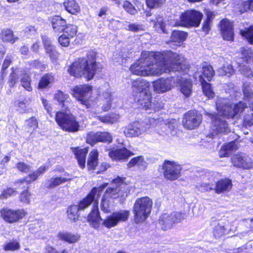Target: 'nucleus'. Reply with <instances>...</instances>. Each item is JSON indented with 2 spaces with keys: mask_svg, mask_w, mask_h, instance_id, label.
<instances>
[{
  "mask_svg": "<svg viewBox=\"0 0 253 253\" xmlns=\"http://www.w3.org/2000/svg\"><path fill=\"white\" fill-rule=\"evenodd\" d=\"M189 65L184 57L171 51L153 52L144 51L139 59L129 68L131 72L138 76H160L170 71L187 73Z\"/></svg>",
  "mask_w": 253,
  "mask_h": 253,
  "instance_id": "obj_1",
  "label": "nucleus"
},
{
  "mask_svg": "<svg viewBox=\"0 0 253 253\" xmlns=\"http://www.w3.org/2000/svg\"><path fill=\"white\" fill-rule=\"evenodd\" d=\"M96 54L94 51H88L86 58H79L72 63L68 69V72L77 78L84 76L88 80L92 79L100 68L95 60Z\"/></svg>",
  "mask_w": 253,
  "mask_h": 253,
  "instance_id": "obj_2",
  "label": "nucleus"
},
{
  "mask_svg": "<svg viewBox=\"0 0 253 253\" xmlns=\"http://www.w3.org/2000/svg\"><path fill=\"white\" fill-rule=\"evenodd\" d=\"M216 110L218 113L227 118H238L246 108L247 105L240 101L235 104H229L225 98H219L216 102Z\"/></svg>",
  "mask_w": 253,
  "mask_h": 253,
  "instance_id": "obj_3",
  "label": "nucleus"
},
{
  "mask_svg": "<svg viewBox=\"0 0 253 253\" xmlns=\"http://www.w3.org/2000/svg\"><path fill=\"white\" fill-rule=\"evenodd\" d=\"M150 84L142 78H138L131 83L132 91L139 93L138 103L145 110L151 108L152 106L151 94L149 91Z\"/></svg>",
  "mask_w": 253,
  "mask_h": 253,
  "instance_id": "obj_4",
  "label": "nucleus"
},
{
  "mask_svg": "<svg viewBox=\"0 0 253 253\" xmlns=\"http://www.w3.org/2000/svg\"><path fill=\"white\" fill-rule=\"evenodd\" d=\"M152 200L148 197L138 198L133 207L134 221L136 223L144 222L149 216L152 207Z\"/></svg>",
  "mask_w": 253,
  "mask_h": 253,
  "instance_id": "obj_5",
  "label": "nucleus"
},
{
  "mask_svg": "<svg viewBox=\"0 0 253 253\" xmlns=\"http://www.w3.org/2000/svg\"><path fill=\"white\" fill-rule=\"evenodd\" d=\"M55 121L58 126L64 130L76 132L79 129L80 125L76 117L67 111L57 112Z\"/></svg>",
  "mask_w": 253,
  "mask_h": 253,
  "instance_id": "obj_6",
  "label": "nucleus"
},
{
  "mask_svg": "<svg viewBox=\"0 0 253 253\" xmlns=\"http://www.w3.org/2000/svg\"><path fill=\"white\" fill-rule=\"evenodd\" d=\"M186 212L181 211H173L170 213H164L161 215L159 219V223L163 230L170 229L173 225L179 222L186 218Z\"/></svg>",
  "mask_w": 253,
  "mask_h": 253,
  "instance_id": "obj_7",
  "label": "nucleus"
},
{
  "mask_svg": "<svg viewBox=\"0 0 253 253\" xmlns=\"http://www.w3.org/2000/svg\"><path fill=\"white\" fill-rule=\"evenodd\" d=\"M127 191L128 185L124 181V179L118 177L113 179L112 186L106 189L104 196L105 198L115 199L119 196H124Z\"/></svg>",
  "mask_w": 253,
  "mask_h": 253,
  "instance_id": "obj_8",
  "label": "nucleus"
},
{
  "mask_svg": "<svg viewBox=\"0 0 253 253\" xmlns=\"http://www.w3.org/2000/svg\"><path fill=\"white\" fill-rule=\"evenodd\" d=\"M202 18L203 14L201 12L195 10H187L180 15V22L176 23L173 26L181 25L186 27H197L199 26Z\"/></svg>",
  "mask_w": 253,
  "mask_h": 253,
  "instance_id": "obj_9",
  "label": "nucleus"
},
{
  "mask_svg": "<svg viewBox=\"0 0 253 253\" xmlns=\"http://www.w3.org/2000/svg\"><path fill=\"white\" fill-rule=\"evenodd\" d=\"M129 216V211L127 210L116 211L108 215L103 221V226L111 228L117 226L121 222L127 220Z\"/></svg>",
  "mask_w": 253,
  "mask_h": 253,
  "instance_id": "obj_10",
  "label": "nucleus"
},
{
  "mask_svg": "<svg viewBox=\"0 0 253 253\" xmlns=\"http://www.w3.org/2000/svg\"><path fill=\"white\" fill-rule=\"evenodd\" d=\"M91 91L92 87L90 85H77L72 89V94L81 104L88 108L90 106L89 98L91 96Z\"/></svg>",
  "mask_w": 253,
  "mask_h": 253,
  "instance_id": "obj_11",
  "label": "nucleus"
},
{
  "mask_svg": "<svg viewBox=\"0 0 253 253\" xmlns=\"http://www.w3.org/2000/svg\"><path fill=\"white\" fill-rule=\"evenodd\" d=\"M150 125L145 122H134L123 128V132L126 137H139L144 134Z\"/></svg>",
  "mask_w": 253,
  "mask_h": 253,
  "instance_id": "obj_12",
  "label": "nucleus"
},
{
  "mask_svg": "<svg viewBox=\"0 0 253 253\" xmlns=\"http://www.w3.org/2000/svg\"><path fill=\"white\" fill-rule=\"evenodd\" d=\"M244 99L252 106L250 107V110L247 111L244 118V124L246 126H251L253 125V93L251 88L250 83H244L243 84Z\"/></svg>",
  "mask_w": 253,
  "mask_h": 253,
  "instance_id": "obj_13",
  "label": "nucleus"
},
{
  "mask_svg": "<svg viewBox=\"0 0 253 253\" xmlns=\"http://www.w3.org/2000/svg\"><path fill=\"white\" fill-rule=\"evenodd\" d=\"M205 114L212 119V132L209 135L211 138H213L218 133H227L230 131L227 124L223 118H219L217 115L210 112H205Z\"/></svg>",
  "mask_w": 253,
  "mask_h": 253,
  "instance_id": "obj_14",
  "label": "nucleus"
},
{
  "mask_svg": "<svg viewBox=\"0 0 253 253\" xmlns=\"http://www.w3.org/2000/svg\"><path fill=\"white\" fill-rule=\"evenodd\" d=\"M107 186V183H105L99 187L93 188L89 194L83 199L78 206L79 210H84L87 208L92 202L97 204V200L102 191Z\"/></svg>",
  "mask_w": 253,
  "mask_h": 253,
  "instance_id": "obj_15",
  "label": "nucleus"
},
{
  "mask_svg": "<svg viewBox=\"0 0 253 253\" xmlns=\"http://www.w3.org/2000/svg\"><path fill=\"white\" fill-rule=\"evenodd\" d=\"M1 217L8 223H12L18 222L23 218L27 214L24 209L13 210L8 208H3L0 210Z\"/></svg>",
  "mask_w": 253,
  "mask_h": 253,
  "instance_id": "obj_16",
  "label": "nucleus"
},
{
  "mask_svg": "<svg viewBox=\"0 0 253 253\" xmlns=\"http://www.w3.org/2000/svg\"><path fill=\"white\" fill-rule=\"evenodd\" d=\"M202 116L196 110L187 112L183 119V126L188 129H192L198 127L202 122Z\"/></svg>",
  "mask_w": 253,
  "mask_h": 253,
  "instance_id": "obj_17",
  "label": "nucleus"
},
{
  "mask_svg": "<svg viewBox=\"0 0 253 253\" xmlns=\"http://www.w3.org/2000/svg\"><path fill=\"white\" fill-rule=\"evenodd\" d=\"M163 169L165 177L167 179L173 180L180 176L181 167L176 163L166 161L163 164Z\"/></svg>",
  "mask_w": 253,
  "mask_h": 253,
  "instance_id": "obj_18",
  "label": "nucleus"
},
{
  "mask_svg": "<svg viewBox=\"0 0 253 253\" xmlns=\"http://www.w3.org/2000/svg\"><path fill=\"white\" fill-rule=\"evenodd\" d=\"M175 84L173 77L161 78L153 83L154 90L158 93L169 91Z\"/></svg>",
  "mask_w": 253,
  "mask_h": 253,
  "instance_id": "obj_19",
  "label": "nucleus"
},
{
  "mask_svg": "<svg viewBox=\"0 0 253 253\" xmlns=\"http://www.w3.org/2000/svg\"><path fill=\"white\" fill-rule=\"evenodd\" d=\"M233 165L237 168L250 169L253 167V162L251 158L242 154H237L231 158Z\"/></svg>",
  "mask_w": 253,
  "mask_h": 253,
  "instance_id": "obj_20",
  "label": "nucleus"
},
{
  "mask_svg": "<svg viewBox=\"0 0 253 253\" xmlns=\"http://www.w3.org/2000/svg\"><path fill=\"white\" fill-rule=\"evenodd\" d=\"M112 141V137L110 134L107 132H90L88 133L86 138V142L91 144L94 145L98 142H111Z\"/></svg>",
  "mask_w": 253,
  "mask_h": 253,
  "instance_id": "obj_21",
  "label": "nucleus"
},
{
  "mask_svg": "<svg viewBox=\"0 0 253 253\" xmlns=\"http://www.w3.org/2000/svg\"><path fill=\"white\" fill-rule=\"evenodd\" d=\"M220 31L223 40L229 41H233V24L228 19H225L220 21Z\"/></svg>",
  "mask_w": 253,
  "mask_h": 253,
  "instance_id": "obj_22",
  "label": "nucleus"
},
{
  "mask_svg": "<svg viewBox=\"0 0 253 253\" xmlns=\"http://www.w3.org/2000/svg\"><path fill=\"white\" fill-rule=\"evenodd\" d=\"M57 238L61 241L70 244L78 242L81 239V236L78 233L73 234L67 231L59 232L57 235Z\"/></svg>",
  "mask_w": 253,
  "mask_h": 253,
  "instance_id": "obj_23",
  "label": "nucleus"
},
{
  "mask_svg": "<svg viewBox=\"0 0 253 253\" xmlns=\"http://www.w3.org/2000/svg\"><path fill=\"white\" fill-rule=\"evenodd\" d=\"M213 233L214 236L219 237L224 234L226 229L225 223L222 220H217L215 218H211V221Z\"/></svg>",
  "mask_w": 253,
  "mask_h": 253,
  "instance_id": "obj_24",
  "label": "nucleus"
},
{
  "mask_svg": "<svg viewBox=\"0 0 253 253\" xmlns=\"http://www.w3.org/2000/svg\"><path fill=\"white\" fill-rule=\"evenodd\" d=\"M133 154L126 148L112 150L109 152V156L114 160H124Z\"/></svg>",
  "mask_w": 253,
  "mask_h": 253,
  "instance_id": "obj_25",
  "label": "nucleus"
},
{
  "mask_svg": "<svg viewBox=\"0 0 253 253\" xmlns=\"http://www.w3.org/2000/svg\"><path fill=\"white\" fill-rule=\"evenodd\" d=\"M232 181L229 179H222L218 181L214 188L215 192L217 194L229 191L232 187Z\"/></svg>",
  "mask_w": 253,
  "mask_h": 253,
  "instance_id": "obj_26",
  "label": "nucleus"
},
{
  "mask_svg": "<svg viewBox=\"0 0 253 253\" xmlns=\"http://www.w3.org/2000/svg\"><path fill=\"white\" fill-rule=\"evenodd\" d=\"M200 72L202 75L199 76V80L200 76H202L204 79L205 78L209 82L211 81L215 74L213 67L207 62H203L202 64Z\"/></svg>",
  "mask_w": 253,
  "mask_h": 253,
  "instance_id": "obj_27",
  "label": "nucleus"
},
{
  "mask_svg": "<svg viewBox=\"0 0 253 253\" xmlns=\"http://www.w3.org/2000/svg\"><path fill=\"white\" fill-rule=\"evenodd\" d=\"M177 84H179L180 90L185 96H189L192 92V84L189 80L181 78L177 80Z\"/></svg>",
  "mask_w": 253,
  "mask_h": 253,
  "instance_id": "obj_28",
  "label": "nucleus"
},
{
  "mask_svg": "<svg viewBox=\"0 0 253 253\" xmlns=\"http://www.w3.org/2000/svg\"><path fill=\"white\" fill-rule=\"evenodd\" d=\"M78 160L79 165L82 168L85 167V157L88 150L86 148L79 149V148H71Z\"/></svg>",
  "mask_w": 253,
  "mask_h": 253,
  "instance_id": "obj_29",
  "label": "nucleus"
},
{
  "mask_svg": "<svg viewBox=\"0 0 253 253\" xmlns=\"http://www.w3.org/2000/svg\"><path fill=\"white\" fill-rule=\"evenodd\" d=\"M101 220H102V219L99 215L98 208H94L88 216L87 221L93 228L97 229L99 227V223Z\"/></svg>",
  "mask_w": 253,
  "mask_h": 253,
  "instance_id": "obj_30",
  "label": "nucleus"
},
{
  "mask_svg": "<svg viewBox=\"0 0 253 253\" xmlns=\"http://www.w3.org/2000/svg\"><path fill=\"white\" fill-rule=\"evenodd\" d=\"M238 149L237 142L231 141L222 146L219 151L220 157H228L232 151Z\"/></svg>",
  "mask_w": 253,
  "mask_h": 253,
  "instance_id": "obj_31",
  "label": "nucleus"
},
{
  "mask_svg": "<svg viewBox=\"0 0 253 253\" xmlns=\"http://www.w3.org/2000/svg\"><path fill=\"white\" fill-rule=\"evenodd\" d=\"M52 28L56 33H60L66 25V21L59 16H54L51 20Z\"/></svg>",
  "mask_w": 253,
  "mask_h": 253,
  "instance_id": "obj_32",
  "label": "nucleus"
},
{
  "mask_svg": "<svg viewBox=\"0 0 253 253\" xmlns=\"http://www.w3.org/2000/svg\"><path fill=\"white\" fill-rule=\"evenodd\" d=\"M187 34L183 31H174L172 32L170 41L175 43L176 45L179 46L181 43L186 40Z\"/></svg>",
  "mask_w": 253,
  "mask_h": 253,
  "instance_id": "obj_33",
  "label": "nucleus"
},
{
  "mask_svg": "<svg viewBox=\"0 0 253 253\" xmlns=\"http://www.w3.org/2000/svg\"><path fill=\"white\" fill-rule=\"evenodd\" d=\"M63 5L66 10L72 14H77L80 11V7L75 0H65Z\"/></svg>",
  "mask_w": 253,
  "mask_h": 253,
  "instance_id": "obj_34",
  "label": "nucleus"
},
{
  "mask_svg": "<svg viewBox=\"0 0 253 253\" xmlns=\"http://www.w3.org/2000/svg\"><path fill=\"white\" fill-rule=\"evenodd\" d=\"M54 81V77L51 73H48L44 75L40 80L38 84L39 89H44L48 87V85Z\"/></svg>",
  "mask_w": 253,
  "mask_h": 253,
  "instance_id": "obj_35",
  "label": "nucleus"
},
{
  "mask_svg": "<svg viewBox=\"0 0 253 253\" xmlns=\"http://www.w3.org/2000/svg\"><path fill=\"white\" fill-rule=\"evenodd\" d=\"M47 168L45 166H42L40 167L37 170L34 171L32 173L29 174L25 178V180L27 182V184H30L35 181L42 174H43L46 170Z\"/></svg>",
  "mask_w": 253,
  "mask_h": 253,
  "instance_id": "obj_36",
  "label": "nucleus"
},
{
  "mask_svg": "<svg viewBox=\"0 0 253 253\" xmlns=\"http://www.w3.org/2000/svg\"><path fill=\"white\" fill-rule=\"evenodd\" d=\"M1 38L2 41L12 44L18 40V38L15 37L13 32L8 29H4L2 31Z\"/></svg>",
  "mask_w": 253,
  "mask_h": 253,
  "instance_id": "obj_37",
  "label": "nucleus"
},
{
  "mask_svg": "<svg viewBox=\"0 0 253 253\" xmlns=\"http://www.w3.org/2000/svg\"><path fill=\"white\" fill-rule=\"evenodd\" d=\"M200 82L202 86L204 94L209 98H212L214 96V92L213 91L211 84L205 81L202 76H200Z\"/></svg>",
  "mask_w": 253,
  "mask_h": 253,
  "instance_id": "obj_38",
  "label": "nucleus"
},
{
  "mask_svg": "<svg viewBox=\"0 0 253 253\" xmlns=\"http://www.w3.org/2000/svg\"><path fill=\"white\" fill-rule=\"evenodd\" d=\"M71 179L72 178L71 177H57L55 178H51L48 180V184L46 186L49 188H54L60 184L65 183L67 181H70Z\"/></svg>",
  "mask_w": 253,
  "mask_h": 253,
  "instance_id": "obj_39",
  "label": "nucleus"
},
{
  "mask_svg": "<svg viewBox=\"0 0 253 253\" xmlns=\"http://www.w3.org/2000/svg\"><path fill=\"white\" fill-rule=\"evenodd\" d=\"M152 22H153V26L156 30L160 29L164 34L168 33V31L166 29L165 22L163 17L160 15H157L155 19L152 20Z\"/></svg>",
  "mask_w": 253,
  "mask_h": 253,
  "instance_id": "obj_40",
  "label": "nucleus"
},
{
  "mask_svg": "<svg viewBox=\"0 0 253 253\" xmlns=\"http://www.w3.org/2000/svg\"><path fill=\"white\" fill-rule=\"evenodd\" d=\"M97 117L102 123L112 124L119 121L120 116L115 114H109L105 116H97Z\"/></svg>",
  "mask_w": 253,
  "mask_h": 253,
  "instance_id": "obj_41",
  "label": "nucleus"
},
{
  "mask_svg": "<svg viewBox=\"0 0 253 253\" xmlns=\"http://www.w3.org/2000/svg\"><path fill=\"white\" fill-rule=\"evenodd\" d=\"M54 98L58 102L62 104L63 107L68 108L69 106L67 103H70V99L68 95L64 93L62 91H58L54 94Z\"/></svg>",
  "mask_w": 253,
  "mask_h": 253,
  "instance_id": "obj_42",
  "label": "nucleus"
},
{
  "mask_svg": "<svg viewBox=\"0 0 253 253\" xmlns=\"http://www.w3.org/2000/svg\"><path fill=\"white\" fill-rule=\"evenodd\" d=\"M98 153L96 150H93L89 153L87 165L88 169H94L97 164Z\"/></svg>",
  "mask_w": 253,
  "mask_h": 253,
  "instance_id": "obj_43",
  "label": "nucleus"
},
{
  "mask_svg": "<svg viewBox=\"0 0 253 253\" xmlns=\"http://www.w3.org/2000/svg\"><path fill=\"white\" fill-rule=\"evenodd\" d=\"M79 211L80 210L77 205H72L69 207L67 211L68 218L71 221H77L79 216Z\"/></svg>",
  "mask_w": 253,
  "mask_h": 253,
  "instance_id": "obj_44",
  "label": "nucleus"
},
{
  "mask_svg": "<svg viewBox=\"0 0 253 253\" xmlns=\"http://www.w3.org/2000/svg\"><path fill=\"white\" fill-rule=\"evenodd\" d=\"M103 97L104 98V103L102 105V109L104 111H108L111 107L112 96L111 93L109 91L103 92Z\"/></svg>",
  "mask_w": 253,
  "mask_h": 253,
  "instance_id": "obj_45",
  "label": "nucleus"
},
{
  "mask_svg": "<svg viewBox=\"0 0 253 253\" xmlns=\"http://www.w3.org/2000/svg\"><path fill=\"white\" fill-rule=\"evenodd\" d=\"M146 163L144 161L143 156H139L133 158L127 164L128 168H131L135 166H138L139 167H144L145 166Z\"/></svg>",
  "mask_w": 253,
  "mask_h": 253,
  "instance_id": "obj_46",
  "label": "nucleus"
},
{
  "mask_svg": "<svg viewBox=\"0 0 253 253\" xmlns=\"http://www.w3.org/2000/svg\"><path fill=\"white\" fill-rule=\"evenodd\" d=\"M241 35L244 37L248 42L250 43L253 44V26H251L246 30H241L240 31Z\"/></svg>",
  "mask_w": 253,
  "mask_h": 253,
  "instance_id": "obj_47",
  "label": "nucleus"
},
{
  "mask_svg": "<svg viewBox=\"0 0 253 253\" xmlns=\"http://www.w3.org/2000/svg\"><path fill=\"white\" fill-rule=\"evenodd\" d=\"M217 72L220 76L227 75L229 77L234 73V70L231 65L227 64L224 65L222 67L219 68L217 70Z\"/></svg>",
  "mask_w": 253,
  "mask_h": 253,
  "instance_id": "obj_48",
  "label": "nucleus"
},
{
  "mask_svg": "<svg viewBox=\"0 0 253 253\" xmlns=\"http://www.w3.org/2000/svg\"><path fill=\"white\" fill-rule=\"evenodd\" d=\"M77 31V27L71 24H66L64 30L62 31L63 33V34H66V35L70 38H73L76 34Z\"/></svg>",
  "mask_w": 253,
  "mask_h": 253,
  "instance_id": "obj_49",
  "label": "nucleus"
},
{
  "mask_svg": "<svg viewBox=\"0 0 253 253\" xmlns=\"http://www.w3.org/2000/svg\"><path fill=\"white\" fill-rule=\"evenodd\" d=\"M31 80L30 76L25 74L23 75L21 79V84L22 86L27 91H31L32 88L31 85Z\"/></svg>",
  "mask_w": 253,
  "mask_h": 253,
  "instance_id": "obj_50",
  "label": "nucleus"
},
{
  "mask_svg": "<svg viewBox=\"0 0 253 253\" xmlns=\"http://www.w3.org/2000/svg\"><path fill=\"white\" fill-rule=\"evenodd\" d=\"M18 70H14L13 68H12V72L10 73L8 84L10 87H12L14 86L18 79Z\"/></svg>",
  "mask_w": 253,
  "mask_h": 253,
  "instance_id": "obj_51",
  "label": "nucleus"
},
{
  "mask_svg": "<svg viewBox=\"0 0 253 253\" xmlns=\"http://www.w3.org/2000/svg\"><path fill=\"white\" fill-rule=\"evenodd\" d=\"M196 188L198 189V190L203 192L210 191L214 189V185L212 183L209 182L201 183L199 185H197L196 186Z\"/></svg>",
  "mask_w": 253,
  "mask_h": 253,
  "instance_id": "obj_52",
  "label": "nucleus"
},
{
  "mask_svg": "<svg viewBox=\"0 0 253 253\" xmlns=\"http://www.w3.org/2000/svg\"><path fill=\"white\" fill-rule=\"evenodd\" d=\"M123 7L127 12L130 14H135L137 12L134 6L127 0L124 1Z\"/></svg>",
  "mask_w": 253,
  "mask_h": 253,
  "instance_id": "obj_53",
  "label": "nucleus"
},
{
  "mask_svg": "<svg viewBox=\"0 0 253 253\" xmlns=\"http://www.w3.org/2000/svg\"><path fill=\"white\" fill-rule=\"evenodd\" d=\"M108 198H105L103 196L101 203V210L105 213H108L111 211V208L109 200L107 199Z\"/></svg>",
  "mask_w": 253,
  "mask_h": 253,
  "instance_id": "obj_54",
  "label": "nucleus"
},
{
  "mask_svg": "<svg viewBox=\"0 0 253 253\" xmlns=\"http://www.w3.org/2000/svg\"><path fill=\"white\" fill-rule=\"evenodd\" d=\"M242 7L240 9L241 13L247 11L248 10L253 11V0H249L243 1L242 3Z\"/></svg>",
  "mask_w": 253,
  "mask_h": 253,
  "instance_id": "obj_55",
  "label": "nucleus"
},
{
  "mask_svg": "<svg viewBox=\"0 0 253 253\" xmlns=\"http://www.w3.org/2000/svg\"><path fill=\"white\" fill-rule=\"evenodd\" d=\"M242 55L247 61L249 59H253V51L249 47H243L241 50Z\"/></svg>",
  "mask_w": 253,
  "mask_h": 253,
  "instance_id": "obj_56",
  "label": "nucleus"
},
{
  "mask_svg": "<svg viewBox=\"0 0 253 253\" xmlns=\"http://www.w3.org/2000/svg\"><path fill=\"white\" fill-rule=\"evenodd\" d=\"M4 250L6 251H15L18 250L20 248V245L18 242L16 241H13L9 242L3 246Z\"/></svg>",
  "mask_w": 253,
  "mask_h": 253,
  "instance_id": "obj_57",
  "label": "nucleus"
},
{
  "mask_svg": "<svg viewBox=\"0 0 253 253\" xmlns=\"http://www.w3.org/2000/svg\"><path fill=\"white\" fill-rule=\"evenodd\" d=\"M253 248V242H250L241 248L234 250V253H248Z\"/></svg>",
  "mask_w": 253,
  "mask_h": 253,
  "instance_id": "obj_58",
  "label": "nucleus"
},
{
  "mask_svg": "<svg viewBox=\"0 0 253 253\" xmlns=\"http://www.w3.org/2000/svg\"><path fill=\"white\" fill-rule=\"evenodd\" d=\"M17 169L21 172L28 173L31 171V166L24 162H19L16 164Z\"/></svg>",
  "mask_w": 253,
  "mask_h": 253,
  "instance_id": "obj_59",
  "label": "nucleus"
},
{
  "mask_svg": "<svg viewBox=\"0 0 253 253\" xmlns=\"http://www.w3.org/2000/svg\"><path fill=\"white\" fill-rule=\"evenodd\" d=\"M11 62V58L10 56H7L3 63L2 66V69L1 72V78L3 79L6 75V73H5V70L9 67V66L10 65Z\"/></svg>",
  "mask_w": 253,
  "mask_h": 253,
  "instance_id": "obj_60",
  "label": "nucleus"
},
{
  "mask_svg": "<svg viewBox=\"0 0 253 253\" xmlns=\"http://www.w3.org/2000/svg\"><path fill=\"white\" fill-rule=\"evenodd\" d=\"M45 49L46 53L49 55V56L51 59L54 60L57 59L58 53L55 50L54 45L50 46V47L45 48Z\"/></svg>",
  "mask_w": 253,
  "mask_h": 253,
  "instance_id": "obj_61",
  "label": "nucleus"
},
{
  "mask_svg": "<svg viewBox=\"0 0 253 253\" xmlns=\"http://www.w3.org/2000/svg\"><path fill=\"white\" fill-rule=\"evenodd\" d=\"M239 70L246 77L250 78L253 77V72L249 66H241Z\"/></svg>",
  "mask_w": 253,
  "mask_h": 253,
  "instance_id": "obj_62",
  "label": "nucleus"
},
{
  "mask_svg": "<svg viewBox=\"0 0 253 253\" xmlns=\"http://www.w3.org/2000/svg\"><path fill=\"white\" fill-rule=\"evenodd\" d=\"M31 198L32 195L27 191L22 193L20 197V201L27 204H29L30 203Z\"/></svg>",
  "mask_w": 253,
  "mask_h": 253,
  "instance_id": "obj_63",
  "label": "nucleus"
},
{
  "mask_svg": "<svg viewBox=\"0 0 253 253\" xmlns=\"http://www.w3.org/2000/svg\"><path fill=\"white\" fill-rule=\"evenodd\" d=\"M15 105L16 107V110L20 113H25L27 108L25 102L21 101H16L15 102Z\"/></svg>",
  "mask_w": 253,
  "mask_h": 253,
  "instance_id": "obj_64",
  "label": "nucleus"
}]
</instances>
